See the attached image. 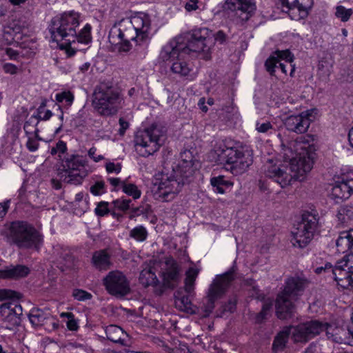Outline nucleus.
<instances>
[{
	"mask_svg": "<svg viewBox=\"0 0 353 353\" xmlns=\"http://www.w3.org/2000/svg\"><path fill=\"white\" fill-rule=\"evenodd\" d=\"M18 293L7 289L0 290V301H4L10 298H19L17 296Z\"/></svg>",
	"mask_w": 353,
	"mask_h": 353,
	"instance_id": "45",
	"label": "nucleus"
},
{
	"mask_svg": "<svg viewBox=\"0 0 353 353\" xmlns=\"http://www.w3.org/2000/svg\"><path fill=\"white\" fill-rule=\"evenodd\" d=\"M29 272L30 269L26 265H10L3 270H0V278L17 279L26 276Z\"/></svg>",
	"mask_w": 353,
	"mask_h": 353,
	"instance_id": "26",
	"label": "nucleus"
},
{
	"mask_svg": "<svg viewBox=\"0 0 353 353\" xmlns=\"http://www.w3.org/2000/svg\"><path fill=\"white\" fill-rule=\"evenodd\" d=\"M184 54L186 53L183 48V37H180L163 47L160 57L163 61L173 63Z\"/></svg>",
	"mask_w": 353,
	"mask_h": 353,
	"instance_id": "20",
	"label": "nucleus"
},
{
	"mask_svg": "<svg viewBox=\"0 0 353 353\" xmlns=\"http://www.w3.org/2000/svg\"><path fill=\"white\" fill-rule=\"evenodd\" d=\"M139 282L144 287L150 285H154L158 283V279L153 270V268L148 265H146L145 268L141 270L139 278Z\"/></svg>",
	"mask_w": 353,
	"mask_h": 353,
	"instance_id": "28",
	"label": "nucleus"
},
{
	"mask_svg": "<svg viewBox=\"0 0 353 353\" xmlns=\"http://www.w3.org/2000/svg\"><path fill=\"white\" fill-rule=\"evenodd\" d=\"M279 60L277 57H275L274 55L270 57L265 63V66L266 68L267 71L271 74L273 75L274 72V68H277V64L279 63Z\"/></svg>",
	"mask_w": 353,
	"mask_h": 353,
	"instance_id": "42",
	"label": "nucleus"
},
{
	"mask_svg": "<svg viewBox=\"0 0 353 353\" xmlns=\"http://www.w3.org/2000/svg\"><path fill=\"white\" fill-rule=\"evenodd\" d=\"M6 236L8 243L19 249L39 250L43 243V235L30 223L14 221L7 225Z\"/></svg>",
	"mask_w": 353,
	"mask_h": 353,
	"instance_id": "5",
	"label": "nucleus"
},
{
	"mask_svg": "<svg viewBox=\"0 0 353 353\" xmlns=\"http://www.w3.org/2000/svg\"><path fill=\"white\" fill-rule=\"evenodd\" d=\"M182 163L172 168L174 175L163 179L153 195L156 200L169 201L178 194L188 179L193 174V157L190 151L185 150L181 154Z\"/></svg>",
	"mask_w": 353,
	"mask_h": 353,
	"instance_id": "4",
	"label": "nucleus"
},
{
	"mask_svg": "<svg viewBox=\"0 0 353 353\" xmlns=\"http://www.w3.org/2000/svg\"><path fill=\"white\" fill-rule=\"evenodd\" d=\"M26 146L30 151L34 152L38 149L39 143L36 140L29 138Z\"/></svg>",
	"mask_w": 353,
	"mask_h": 353,
	"instance_id": "52",
	"label": "nucleus"
},
{
	"mask_svg": "<svg viewBox=\"0 0 353 353\" xmlns=\"http://www.w3.org/2000/svg\"><path fill=\"white\" fill-rule=\"evenodd\" d=\"M174 303L176 307L179 310L190 314L195 313L194 306L192 305L189 296L187 295H182V292L179 290L176 291L174 294Z\"/></svg>",
	"mask_w": 353,
	"mask_h": 353,
	"instance_id": "27",
	"label": "nucleus"
},
{
	"mask_svg": "<svg viewBox=\"0 0 353 353\" xmlns=\"http://www.w3.org/2000/svg\"><path fill=\"white\" fill-rule=\"evenodd\" d=\"M92 266L99 271H106L113 265L112 252L109 249H101L94 251L91 259Z\"/></svg>",
	"mask_w": 353,
	"mask_h": 353,
	"instance_id": "22",
	"label": "nucleus"
},
{
	"mask_svg": "<svg viewBox=\"0 0 353 353\" xmlns=\"http://www.w3.org/2000/svg\"><path fill=\"white\" fill-rule=\"evenodd\" d=\"M199 271L196 269L190 268L186 273V278L195 281Z\"/></svg>",
	"mask_w": 353,
	"mask_h": 353,
	"instance_id": "60",
	"label": "nucleus"
},
{
	"mask_svg": "<svg viewBox=\"0 0 353 353\" xmlns=\"http://www.w3.org/2000/svg\"><path fill=\"white\" fill-rule=\"evenodd\" d=\"M214 39L216 41H218L220 43H223L226 41L227 35L223 31L219 30L216 34H214Z\"/></svg>",
	"mask_w": 353,
	"mask_h": 353,
	"instance_id": "51",
	"label": "nucleus"
},
{
	"mask_svg": "<svg viewBox=\"0 0 353 353\" xmlns=\"http://www.w3.org/2000/svg\"><path fill=\"white\" fill-rule=\"evenodd\" d=\"M68 328L70 330L74 331L78 329V325L74 318L70 319L67 322Z\"/></svg>",
	"mask_w": 353,
	"mask_h": 353,
	"instance_id": "62",
	"label": "nucleus"
},
{
	"mask_svg": "<svg viewBox=\"0 0 353 353\" xmlns=\"http://www.w3.org/2000/svg\"><path fill=\"white\" fill-rule=\"evenodd\" d=\"M308 283L306 279L299 276L287 279L284 290L278 294L276 300V312L279 319H285L292 313L294 300L302 294Z\"/></svg>",
	"mask_w": 353,
	"mask_h": 353,
	"instance_id": "9",
	"label": "nucleus"
},
{
	"mask_svg": "<svg viewBox=\"0 0 353 353\" xmlns=\"http://www.w3.org/2000/svg\"><path fill=\"white\" fill-rule=\"evenodd\" d=\"M3 69L6 72L10 73L12 74H15L17 70V68L15 65L10 64V63L5 64L3 66Z\"/></svg>",
	"mask_w": 353,
	"mask_h": 353,
	"instance_id": "63",
	"label": "nucleus"
},
{
	"mask_svg": "<svg viewBox=\"0 0 353 353\" xmlns=\"http://www.w3.org/2000/svg\"><path fill=\"white\" fill-rule=\"evenodd\" d=\"M171 71L181 77H190L191 79L193 78V76L190 74L191 68L189 64L184 61L181 57L172 63Z\"/></svg>",
	"mask_w": 353,
	"mask_h": 353,
	"instance_id": "30",
	"label": "nucleus"
},
{
	"mask_svg": "<svg viewBox=\"0 0 353 353\" xmlns=\"http://www.w3.org/2000/svg\"><path fill=\"white\" fill-rule=\"evenodd\" d=\"M217 162L234 174L243 173L253 162L251 150L225 148L217 150Z\"/></svg>",
	"mask_w": 353,
	"mask_h": 353,
	"instance_id": "10",
	"label": "nucleus"
},
{
	"mask_svg": "<svg viewBox=\"0 0 353 353\" xmlns=\"http://www.w3.org/2000/svg\"><path fill=\"white\" fill-rule=\"evenodd\" d=\"M55 147L59 154H63L67 150L66 143L63 141H59Z\"/></svg>",
	"mask_w": 353,
	"mask_h": 353,
	"instance_id": "57",
	"label": "nucleus"
},
{
	"mask_svg": "<svg viewBox=\"0 0 353 353\" xmlns=\"http://www.w3.org/2000/svg\"><path fill=\"white\" fill-rule=\"evenodd\" d=\"M312 114L311 110L303 112L297 115H291L284 120V125L288 130L296 133L305 132L310 125L311 119L310 117Z\"/></svg>",
	"mask_w": 353,
	"mask_h": 353,
	"instance_id": "19",
	"label": "nucleus"
},
{
	"mask_svg": "<svg viewBox=\"0 0 353 353\" xmlns=\"http://www.w3.org/2000/svg\"><path fill=\"white\" fill-rule=\"evenodd\" d=\"M56 100L59 103L65 101L70 105L74 100V96L70 92H63L56 94Z\"/></svg>",
	"mask_w": 353,
	"mask_h": 353,
	"instance_id": "44",
	"label": "nucleus"
},
{
	"mask_svg": "<svg viewBox=\"0 0 353 353\" xmlns=\"http://www.w3.org/2000/svg\"><path fill=\"white\" fill-rule=\"evenodd\" d=\"M123 98L119 89L110 82L96 86L93 93V105L103 116L115 114L121 108Z\"/></svg>",
	"mask_w": 353,
	"mask_h": 353,
	"instance_id": "8",
	"label": "nucleus"
},
{
	"mask_svg": "<svg viewBox=\"0 0 353 353\" xmlns=\"http://www.w3.org/2000/svg\"><path fill=\"white\" fill-rule=\"evenodd\" d=\"M1 316H7L8 314L22 316L23 309L17 300L8 301L0 305Z\"/></svg>",
	"mask_w": 353,
	"mask_h": 353,
	"instance_id": "29",
	"label": "nucleus"
},
{
	"mask_svg": "<svg viewBox=\"0 0 353 353\" xmlns=\"http://www.w3.org/2000/svg\"><path fill=\"white\" fill-rule=\"evenodd\" d=\"M108 203L105 201L100 202L97 207L95 208V213L100 216H103L108 214L109 210L108 208Z\"/></svg>",
	"mask_w": 353,
	"mask_h": 353,
	"instance_id": "47",
	"label": "nucleus"
},
{
	"mask_svg": "<svg viewBox=\"0 0 353 353\" xmlns=\"http://www.w3.org/2000/svg\"><path fill=\"white\" fill-rule=\"evenodd\" d=\"M119 125H120V128L119 130V133L121 136H123V135H124L125 130L128 128L129 123L128 121L124 120V119H123V118L119 119Z\"/></svg>",
	"mask_w": 353,
	"mask_h": 353,
	"instance_id": "50",
	"label": "nucleus"
},
{
	"mask_svg": "<svg viewBox=\"0 0 353 353\" xmlns=\"http://www.w3.org/2000/svg\"><path fill=\"white\" fill-rule=\"evenodd\" d=\"M327 323L319 321H310L297 326L285 327L275 336L272 348L275 352L283 350L291 334L294 342H305L327 330Z\"/></svg>",
	"mask_w": 353,
	"mask_h": 353,
	"instance_id": "6",
	"label": "nucleus"
},
{
	"mask_svg": "<svg viewBox=\"0 0 353 353\" xmlns=\"http://www.w3.org/2000/svg\"><path fill=\"white\" fill-rule=\"evenodd\" d=\"M106 171L108 173L119 174L121 170V165L120 163L115 164L112 162L107 163L105 165Z\"/></svg>",
	"mask_w": 353,
	"mask_h": 353,
	"instance_id": "49",
	"label": "nucleus"
},
{
	"mask_svg": "<svg viewBox=\"0 0 353 353\" xmlns=\"http://www.w3.org/2000/svg\"><path fill=\"white\" fill-rule=\"evenodd\" d=\"M114 36H118V39L120 43L123 40L126 39V38H125V36L124 32L120 28L117 27H114L110 30L108 38H114Z\"/></svg>",
	"mask_w": 353,
	"mask_h": 353,
	"instance_id": "46",
	"label": "nucleus"
},
{
	"mask_svg": "<svg viewBox=\"0 0 353 353\" xmlns=\"http://www.w3.org/2000/svg\"><path fill=\"white\" fill-rule=\"evenodd\" d=\"M79 14L74 12H65L61 16L54 17L49 26V31L53 41L57 43L63 41L61 48L66 49L70 55L75 53L72 43L76 41L88 44L91 41V26L86 24L79 32L76 28L79 26Z\"/></svg>",
	"mask_w": 353,
	"mask_h": 353,
	"instance_id": "2",
	"label": "nucleus"
},
{
	"mask_svg": "<svg viewBox=\"0 0 353 353\" xmlns=\"http://www.w3.org/2000/svg\"><path fill=\"white\" fill-rule=\"evenodd\" d=\"M194 281L192 279L186 278L185 281V290L190 294L194 290Z\"/></svg>",
	"mask_w": 353,
	"mask_h": 353,
	"instance_id": "56",
	"label": "nucleus"
},
{
	"mask_svg": "<svg viewBox=\"0 0 353 353\" xmlns=\"http://www.w3.org/2000/svg\"><path fill=\"white\" fill-rule=\"evenodd\" d=\"M120 45L119 50L123 52H128L131 48V45L128 39L123 40Z\"/></svg>",
	"mask_w": 353,
	"mask_h": 353,
	"instance_id": "59",
	"label": "nucleus"
},
{
	"mask_svg": "<svg viewBox=\"0 0 353 353\" xmlns=\"http://www.w3.org/2000/svg\"><path fill=\"white\" fill-rule=\"evenodd\" d=\"M103 283L108 292L117 296H123L130 291L126 276L119 271H111L104 278Z\"/></svg>",
	"mask_w": 353,
	"mask_h": 353,
	"instance_id": "16",
	"label": "nucleus"
},
{
	"mask_svg": "<svg viewBox=\"0 0 353 353\" xmlns=\"http://www.w3.org/2000/svg\"><path fill=\"white\" fill-rule=\"evenodd\" d=\"M39 123V119L37 117H34V115L31 116L28 121H26L23 125V129L25 132L28 134H35L37 135L39 132V130L37 128V124Z\"/></svg>",
	"mask_w": 353,
	"mask_h": 353,
	"instance_id": "36",
	"label": "nucleus"
},
{
	"mask_svg": "<svg viewBox=\"0 0 353 353\" xmlns=\"http://www.w3.org/2000/svg\"><path fill=\"white\" fill-rule=\"evenodd\" d=\"M319 218L310 212L302 214L301 220L292 231V243L294 247L305 248L312 240L319 228Z\"/></svg>",
	"mask_w": 353,
	"mask_h": 353,
	"instance_id": "11",
	"label": "nucleus"
},
{
	"mask_svg": "<svg viewBox=\"0 0 353 353\" xmlns=\"http://www.w3.org/2000/svg\"><path fill=\"white\" fill-rule=\"evenodd\" d=\"M166 139V129L159 123H154L143 130L136 132L134 138L136 152L148 157L157 152Z\"/></svg>",
	"mask_w": 353,
	"mask_h": 353,
	"instance_id": "7",
	"label": "nucleus"
},
{
	"mask_svg": "<svg viewBox=\"0 0 353 353\" xmlns=\"http://www.w3.org/2000/svg\"><path fill=\"white\" fill-rule=\"evenodd\" d=\"M148 232L146 229L142 226H137L130 232V236L139 241H143L146 239Z\"/></svg>",
	"mask_w": 353,
	"mask_h": 353,
	"instance_id": "38",
	"label": "nucleus"
},
{
	"mask_svg": "<svg viewBox=\"0 0 353 353\" xmlns=\"http://www.w3.org/2000/svg\"><path fill=\"white\" fill-rule=\"evenodd\" d=\"M281 10L288 12L293 20H300L308 14V10L313 4V0H276Z\"/></svg>",
	"mask_w": 353,
	"mask_h": 353,
	"instance_id": "18",
	"label": "nucleus"
},
{
	"mask_svg": "<svg viewBox=\"0 0 353 353\" xmlns=\"http://www.w3.org/2000/svg\"><path fill=\"white\" fill-rule=\"evenodd\" d=\"M53 254L59 258V263L66 268H71L74 265V259L72 252L63 245L57 244L54 246Z\"/></svg>",
	"mask_w": 353,
	"mask_h": 353,
	"instance_id": "25",
	"label": "nucleus"
},
{
	"mask_svg": "<svg viewBox=\"0 0 353 353\" xmlns=\"http://www.w3.org/2000/svg\"><path fill=\"white\" fill-rule=\"evenodd\" d=\"M4 323H6L5 325L6 328L12 330L14 327L19 326L21 324V316L14 314H8L7 316H1Z\"/></svg>",
	"mask_w": 353,
	"mask_h": 353,
	"instance_id": "37",
	"label": "nucleus"
},
{
	"mask_svg": "<svg viewBox=\"0 0 353 353\" xmlns=\"http://www.w3.org/2000/svg\"><path fill=\"white\" fill-rule=\"evenodd\" d=\"M29 22L25 17L14 19L10 24V28L15 34L22 33L28 28Z\"/></svg>",
	"mask_w": 353,
	"mask_h": 353,
	"instance_id": "31",
	"label": "nucleus"
},
{
	"mask_svg": "<svg viewBox=\"0 0 353 353\" xmlns=\"http://www.w3.org/2000/svg\"><path fill=\"white\" fill-rule=\"evenodd\" d=\"M31 324L34 327L43 326L50 323L53 330L57 329L59 324L51 316L48 310L32 308L28 314Z\"/></svg>",
	"mask_w": 353,
	"mask_h": 353,
	"instance_id": "21",
	"label": "nucleus"
},
{
	"mask_svg": "<svg viewBox=\"0 0 353 353\" xmlns=\"http://www.w3.org/2000/svg\"><path fill=\"white\" fill-rule=\"evenodd\" d=\"M336 245L339 252H349L351 254L343 256L334 267L330 263H326L323 269L332 273L338 285L353 290V229L341 232Z\"/></svg>",
	"mask_w": 353,
	"mask_h": 353,
	"instance_id": "3",
	"label": "nucleus"
},
{
	"mask_svg": "<svg viewBox=\"0 0 353 353\" xmlns=\"http://www.w3.org/2000/svg\"><path fill=\"white\" fill-rule=\"evenodd\" d=\"M210 182L214 189V191L221 194H223L225 191V188L232 185V183L225 180L223 176L212 177Z\"/></svg>",
	"mask_w": 353,
	"mask_h": 353,
	"instance_id": "32",
	"label": "nucleus"
},
{
	"mask_svg": "<svg viewBox=\"0 0 353 353\" xmlns=\"http://www.w3.org/2000/svg\"><path fill=\"white\" fill-rule=\"evenodd\" d=\"M72 296L75 299L79 301L90 300L92 297V295L90 293L81 289L74 290Z\"/></svg>",
	"mask_w": 353,
	"mask_h": 353,
	"instance_id": "41",
	"label": "nucleus"
},
{
	"mask_svg": "<svg viewBox=\"0 0 353 353\" xmlns=\"http://www.w3.org/2000/svg\"><path fill=\"white\" fill-rule=\"evenodd\" d=\"M131 199H124L123 197H121L120 199L114 200L112 202V204L113 205L114 208L116 210H120L121 212H125L131 208Z\"/></svg>",
	"mask_w": 353,
	"mask_h": 353,
	"instance_id": "39",
	"label": "nucleus"
},
{
	"mask_svg": "<svg viewBox=\"0 0 353 353\" xmlns=\"http://www.w3.org/2000/svg\"><path fill=\"white\" fill-rule=\"evenodd\" d=\"M234 279V268L232 267L225 273L217 276L210 285L206 302L203 303L204 316H208L214 308V302L220 299Z\"/></svg>",
	"mask_w": 353,
	"mask_h": 353,
	"instance_id": "13",
	"label": "nucleus"
},
{
	"mask_svg": "<svg viewBox=\"0 0 353 353\" xmlns=\"http://www.w3.org/2000/svg\"><path fill=\"white\" fill-rule=\"evenodd\" d=\"M90 192L95 196L101 195L105 193V183L103 181L95 182L90 188Z\"/></svg>",
	"mask_w": 353,
	"mask_h": 353,
	"instance_id": "43",
	"label": "nucleus"
},
{
	"mask_svg": "<svg viewBox=\"0 0 353 353\" xmlns=\"http://www.w3.org/2000/svg\"><path fill=\"white\" fill-rule=\"evenodd\" d=\"M122 189L123 192L132 196L134 199H137L141 196V190L133 183H122Z\"/></svg>",
	"mask_w": 353,
	"mask_h": 353,
	"instance_id": "35",
	"label": "nucleus"
},
{
	"mask_svg": "<svg viewBox=\"0 0 353 353\" xmlns=\"http://www.w3.org/2000/svg\"><path fill=\"white\" fill-rule=\"evenodd\" d=\"M197 3L198 0H189V1L185 3V8L189 12L196 10L198 8Z\"/></svg>",
	"mask_w": 353,
	"mask_h": 353,
	"instance_id": "55",
	"label": "nucleus"
},
{
	"mask_svg": "<svg viewBox=\"0 0 353 353\" xmlns=\"http://www.w3.org/2000/svg\"><path fill=\"white\" fill-rule=\"evenodd\" d=\"M268 314L269 313L262 309L261 311L258 313L256 316V322L258 323H261L263 320L267 319Z\"/></svg>",
	"mask_w": 353,
	"mask_h": 353,
	"instance_id": "61",
	"label": "nucleus"
},
{
	"mask_svg": "<svg viewBox=\"0 0 353 353\" xmlns=\"http://www.w3.org/2000/svg\"><path fill=\"white\" fill-rule=\"evenodd\" d=\"M211 32L207 28H199L192 31L186 41L183 38V48L186 54L203 52L205 59L209 58V53L214 44Z\"/></svg>",
	"mask_w": 353,
	"mask_h": 353,
	"instance_id": "14",
	"label": "nucleus"
},
{
	"mask_svg": "<svg viewBox=\"0 0 353 353\" xmlns=\"http://www.w3.org/2000/svg\"><path fill=\"white\" fill-rule=\"evenodd\" d=\"M272 128V125L270 122L267 121L265 123L257 122L256 124V129L260 133L268 132V130Z\"/></svg>",
	"mask_w": 353,
	"mask_h": 353,
	"instance_id": "48",
	"label": "nucleus"
},
{
	"mask_svg": "<svg viewBox=\"0 0 353 353\" xmlns=\"http://www.w3.org/2000/svg\"><path fill=\"white\" fill-rule=\"evenodd\" d=\"M105 334L107 339L113 343L123 345H127L128 335L121 327L117 325H110L106 327Z\"/></svg>",
	"mask_w": 353,
	"mask_h": 353,
	"instance_id": "24",
	"label": "nucleus"
},
{
	"mask_svg": "<svg viewBox=\"0 0 353 353\" xmlns=\"http://www.w3.org/2000/svg\"><path fill=\"white\" fill-rule=\"evenodd\" d=\"M97 149L94 148H91L88 151V155L90 158L93 159L95 162H99V161L103 159L102 155L94 156L96 153Z\"/></svg>",
	"mask_w": 353,
	"mask_h": 353,
	"instance_id": "58",
	"label": "nucleus"
},
{
	"mask_svg": "<svg viewBox=\"0 0 353 353\" xmlns=\"http://www.w3.org/2000/svg\"><path fill=\"white\" fill-rule=\"evenodd\" d=\"M131 23L137 33V37L143 40L148 37V33L150 29V20L148 15L142 14L140 16L132 18Z\"/></svg>",
	"mask_w": 353,
	"mask_h": 353,
	"instance_id": "23",
	"label": "nucleus"
},
{
	"mask_svg": "<svg viewBox=\"0 0 353 353\" xmlns=\"http://www.w3.org/2000/svg\"><path fill=\"white\" fill-rule=\"evenodd\" d=\"M170 353H191L187 346L183 345L179 347H175L172 350Z\"/></svg>",
	"mask_w": 353,
	"mask_h": 353,
	"instance_id": "64",
	"label": "nucleus"
},
{
	"mask_svg": "<svg viewBox=\"0 0 353 353\" xmlns=\"http://www.w3.org/2000/svg\"><path fill=\"white\" fill-rule=\"evenodd\" d=\"M352 13L353 12L352 9H346L345 7L342 6H338L336 8L335 15L342 21H347L350 19Z\"/></svg>",
	"mask_w": 353,
	"mask_h": 353,
	"instance_id": "40",
	"label": "nucleus"
},
{
	"mask_svg": "<svg viewBox=\"0 0 353 353\" xmlns=\"http://www.w3.org/2000/svg\"><path fill=\"white\" fill-rule=\"evenodd\" d=\"M223 9L237 24H243L254 14V0H225Z\"/></svg>",
	"mask_w": 353,
	"mask_h": 353,
	"instance_id": "15",
	"label": "nucleus"
},
{
	"mask_svg": "<svg viewBox=\"0 0 353 353\" xmlns=\"http://www.w3.org/2000/svg\"><path fill=\"white\" fill-rule=\"evenodd\" d=\"M312 135L306 134L289 143L285 148L283 145V157L289 161L285 165L268 161L263 165L266 177L279 183L281 188L289 185L293 180L302 181L313 165L316 146Z\"/></svg>",
	"mask_w": 353,
	"mask_h": 353,
	"instance_id": "1",
	"label": "nucleus"
},
{
	"mask_svg": "<svg viewBox=\"0 0 353 353\" xmlns=\"http://www.w3.org/2000/svg\"><path fill=\"white\" fill-rule=\"evenodd\" d=\"M52 115V113L50 110H47L43 112V114H39L37 112V115H34V117H37V119H39V121L40 120L46 121L48 120Z\"/></svg>",
	"mask_w": 353,
	"mask_h": 353,
	"instance_id": "53",
	"label": "nucleus"
},
{
	"mask_svg": "<svg viewBox=\"0 0 353 353\" xmlns=\"http://www.w3.org/2000/svg\"><path fill=\"white\" fill-rule=\"evenodd\" d=\"M252 290L253 291V292L251 294L252 296H253L259 300H261V301L264 300V302H263V304L262 306V309L264 311H266L268 313H269L272 308V301L269 299L265 300L263 294L260 292V290H259V288L256 286L253 285L252 287Z\"/></svg>",
	"mask_w": 353,
	"mask_h": 353,
	"instance_id": "34",
	"label": "nucleus"
},
{
	"mask_svg": "<svg viewBox=\"0 0 353 353\" xmlns=\"http://www.w3.org/2000/svg\"><path fill=\"white\" fill-rule=\"evenodd\" d=\"M10 206V201L8 200L3 203H0V219L3 218L7 213Z\"/></svg>",
	"mask_w": 353,
	"mask_h": 353,
	"instance_id": "54",
	"label": "nucleus"
},
{
	"mask_svg": "<svg viewBox=\"0 0 353 353\" xmlns=\"http://www.w3.org/2000/svg\"><path fill=\"white\" fill-rule=\"evenodd\" d=\"M85 159L79 154L68 155L62 163L63 169L59 172L60 180L67 184H81L88 175L85 169Z\"/></svg>",
	"mask_w": 353,
	"mask_h": 353,
	"instance_id": "12",
	"label": "nucleus"
},
{
	"mask_svg": "<svg viewBox=\"0 0 353 353\" xmlns=\"http://www.w3.org/2000/svg\"><path fill=\"white\" fill-rule=\"evenodd\" d=\"M180 271L176 261L172 256L166 257L163 272V285L157 289V294L161 295L165 289L175 288L179 282Z\"/></svg>",
	"mask_w": 353,
	"mask_h": 353,
	"instance_id": "17",
	"label": "nucleus"
},
{
	"mask_svg": "<svg viewBox=\"0 0 353 353\" xmlns=\"http://www.w3.org/2000/svg\"><path fill=\"white\" fill-rule=\"evenodd\" d=\"M274 56L275 57H277L279 62H280L281 60H284L289 64V66L291 68L290 75H292V72L294 71V66L292 65L294 56L291 52L288 50H277L274 52Z\"/></svg>",
	"mask_w": 353,
	"mask_h": 353,
	"instance_id": "33",
	"label": "nucleus"
}]
</instances>
